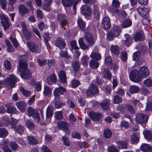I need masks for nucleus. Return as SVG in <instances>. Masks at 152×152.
<instances>
[{
	"mask_svg": "<svg viewBox=\"0 0 152 152\" xmlns=\"http://www.w3.org/2000/svg\"><path fill=\"white\" fill-rule=\"evenodd\" d=\"M19 71L21 76L24 79H28L31 76V73L27 68V65L24 60H21L19 61Z\"/></svg>",
	"mask_w": 152,
	"mask_h": 152,
	"instance_id": "obj_1",
	"label": "nucleus"
},
{
	"mask_svg": "<svg viewBox=\"0 0 152 152\" xmlns=\"http://www.w3.org/2000/svg\"><path fill=\"white\" fill-rule=\"evenodd\" d=\"M18 80V79L15 75H10L4 80L5 86L8 89H11L14 87L15 83Z\"/></svg>",
	"mask_w": 152,
	"mask_h": 152,
	"instance_id": "obj_2",
	"label": "nucleus"
},
{
	"mask_svg": "<svg viewBox=\"0 0 152 152\" xmlns=\"http://www.w3.org/2000/svg\"><path fill=\"white\" fill-rule=\"evenodd\" d=\"M129 77L131 80L135 83H138L141 80L138 71L136 70L132 71L129 74Z\"/></svg>",
	"mask_w": 152,
	"mask_h": 152,
	"instance_id": "obj_3",
	"label": "nucleus"
},
{
	"mask_svg": "<svg viewBox=\"0 0 152 152\" xmlns=\"http://www.w3.org/2000/svg\"><path fill=\"white\" fill-rule=\"evenodd\" d=\"M98 87L95 84L90 85L88 89L86 92V94L88 96H91L97 94L99 92Z\"/></svg>",
	"mask_w": 152,
	"mask_h": 152,
	"instance_id": "obj_4",
	"label": "nucleus"
},
{
	"mask_svg": "<svg viewBox=\"0 0 152 152\" xmlns=\"http://www.w3.org/2000/svg\"><path fill=\"white\" fill-rule=\"evenodd\" d=\"M148 116L142 113H138L136 118V121L139 124L146 123L148 120Z\"/></svg>",
	"mask_w": 152,
	"mask_h": 152,
	"instance_id": "obj_5",
	"label": "nucleus"
},
{
	"mask_svg": "<svg viewBox=\"0 0 152 152\" xmlns=\"http://www.w3.org/2000/svg\"><path fill=\"white\" fill-rule=\"evenodd\" d=\"M27 47L32 52L39 53L40 49L38 46L31 41H29L26 42Z\"/></svg>",
	"mask_w": 152,
	"mask_h": 152,
	"instance_id": "obj_6",
	"label": "nucleus"
},
{
	"mask_svg": "<svg viewBox=\"0 0 152 152\" xmlns=\"http://www.w3.org/2000/svg\"><path fill=\"white\" fill-rule=\"evenodd\" d=\"M138 71L141 79L142 78H146L149 75V70L145 66L141 67Z\"/></svg>",
	"mask_w": 152,
	"mask_h": 152,
	"instance_id": "obj_7",
	"label": "nucleus"
},
{
	"mask_svg": "<svg viewBox=\"0 0 152 152\" xmlns=\"http://www.w3.org/2000/svg\"><path fill=\"white\" fill-rule=\"evenodd\" d=\"M103 28L106 30L109 29L111 27L110 18L108 17H105L102 21Z\"/></svg>",
	"mask_w": 152,
	"mask_h": 152,
	"instance_id": "obj_8",
	"label": "nucleus"
},
{
	"mask_svg": "<svg viewBox=\"0 0 152 152\" xmlns=\"http://www.w3.org/2000/svg\"><path fill=\"white\" fill-rule=\"evenodd\" d=\"M1 23L4 27V30L7 29L10 27V24L9 22L8 19L7 17L3 14L0 15Z\"/></svg>",
	"mask_w": 152,
	"mask_h": 152,
	"instance_id": "obj_9",
	"label": "nucleus"
},
{
	"mask_svg": "<svg viewBox=\"0 0 152 152\" xmlns=\"http://www.w3.org/2000/svg\"><path fill=\"white\" fill-rule=\"evenodd\" d=\"M12 103H9L5 105V107L7 108L6 111L7 113L13 114H17L18 112L16 108L13 106L11 105Z\"/></svg>",
	"mask_w": 152,
	"mask_h": 152,
	"instance_id": "obj_10",
	"label": "nucleus"
},
{
	"mask_svg": "<svg viewBox=\"0 0 152 152\" xmlns=\"http://www.w3.org/2000/svg\"><path fill=\"white\" fill-rule=\"evenodd\" d=\"M137 10L139 14L142 17L147 15L149 11V9L148 8L141 6H139L137 8Z\"/></svg>",
	"mask_w": 152,
	"mask_h": 152,
	"instance_id": "obj_11",
	"label": "nucleus"
},
{
	"mask_svg": "<svg viewBox=\"0 0 152 152\" xmlns=\"http://www.w3.org/2000/svg\"><path fill=\"white\" fill-rule=\"evenodd\" d=\"M57 20L62 27H64L67 23V17L65 15L59 14L57 15Z\"/></svg>",
	"mask_w": 152,
	"mask_h": 152,
	"instance_id": "obj_12",
	"label": "nucleus"
},
{
	"mask_svg": "<svg viewBox=\"0 0 152 152\" xmlns=\"http://www.w3.org/2000/svg\"><path fill=\"white\" fill-rule=\"evenodd\" d=\"M55 44L56 46L60 49H62L65 48L66 43L64 40L60 37H58L56 39Z\"/></svg>",
	"mask_w": 152,
	"mask_h": 152,
	"instance_id": "obj_13",
	"label": "nucleus"
},
{
	"mask_svg": "<svg viewBox=\"0 0 152 152\" xmlns=\"http://www.w3.org/2000/svg\"><path fill=\"white\" fill-rule=\"evenodd\" d=\"M19 12L22 16L28 13L29 12V9L23 4H20L18 7Z\"/></svg>",
	"mask_w": 152,
	"mask_h": 152,
	"instance_id": "obj_14",
	"label": "nucleus"
},
{
	"mask_svg": "<svg viewBox=\"0 0 152 152\" xmlns=\"http://www.w3.org/2000/svg\"><path fill=\"white\" fill-rule=\"evenodd\" d=\"M103 77L110 80L112 77V74L109 69L108 68H104L102 72Z\"/></svg>",
	"mask_w": 152,
	"mask_h": 152,
	"instance_id": "obj_15",
	"label": "nucleus"
},
{
	"mask_svg": "<svg viewBox=\"0 0 152 152\" xmlns=\"http://www.w3.org/2000/svg\"><path fill=\"white\" fill-rule=\"evenodd\" d=\"M88 115L94 121H99L102 117L101 114L95 113L92 112H90Z\"/></svg>",
	"mask_w": 152,
	"mask_h": 152,
	"instance_id": "obj_16",
	"label": "nucleus"
},
{
	"mask_svg": "<svg viewBox=\"0 0 152 152\" xmlns=\"http://www.w3.org/2000/svg\"><path fill=\"white\" fill-rule=\"evenodd\" d=\"M57 126L58 128L64 131H66L68 129L69 125L68 124L64 121H61L58 122Z\"/></svg>",
	"mask_w": 152,
	"mask_h": 152,
	"instance_id": "obj_17",
	"label": "nucleus"
},
{
	"mask_svg": "<svg viewBox=\"0 0 152 152\" xmlns=\"http://www.w3.org/2000/svg\"><path fill=\"white\" fill-rule=\"evenodd\" d=\"M66 91V89L63 87L59 86V88H56L54 91V94L55 96H59L63 94L64 92Z\"/></svg>",
	"mask_w": 152,
	"mask_h": 152,
	"instance_id": "obj_18",
	"label": "nucleus"
},
{
	"mask_svg": "<svg viewBox=\"0 0 152 152\" xmlns=\"http://www.w3.org/2000/svg\"><path fill=\"white\" fill-rule=\"evenodd\" d=\"M18 109L21 112H24L26 109V103L23 101H19L16 102L15 104Z\"/></svg>",
	"mask_w": 152,
	"mask_h": 152,
	"instance_id": "obj_19",
	"label": "nucleus"
},
{
	"mask_svg": "<svg viewBox=\"0 0 152 152\" xmlns=\"http://www.w3.org/2000/svg\"><path fill=\"white\" fill-rule=\"evenodd\" d=\"M140 149L143 152H152V146L147 144H142L140 147Z\"/></svg>",
	"mask_w": 152,
	"mask_h": 152,
	"instance_id": "obj_20",
	"label": "nucleus"
},
{
	"mask_svg": "<svg viewBox=\"0 0 152 152\" xmlns=\"http://www.w3.org/2000/svg\"><path fill=\"white\" fill-rule=\"evenodd\" d=\"M56 75L52 74L48 77L47 78V83L49 85H52L54 83L57 81Z\"/></svg>",
	"mask_w": 152,
	"mask_h": 152,
	"instance_id": "obj_21",
	"label": "nucleus"
},
{
	"mask_svg": "<svg viewBox=\"0 0 152 152\" xmlns=\"http://www.w3.org/2000/svg\"><path fill=\"white\" fill-rule=\"evenodd\" d=\"M58 77L61 82L65 83L66 81L65 73L63 70L61 71L58 73Z\"/></svg>",
	"mask_w": 152,
	"mask_h": 152,
	"instance_id": "obj_22",
	"label": "nucleus"
},
{
	"mask_svg": "<svg viewBox=\"0 0 152 152\" xmlns=\"http://www.w3.org/2000/svg\"><path fill=\"white\" fill-rule=\"evenodd\" d=\"M38 111L37 110H34L31 107H29L27 109L28 115L29 116H35L38 113Z\"/></svg>",
	"mask_w": 152,
	"mask_h": 152,
	"instance_id": "obj_23",
	"label": "nucleus"
},
{
	"mask_svg": "<svg viewBox=\"0 0 152 152\" xmlns=\"http://www.w3.org/2000/svg\"><path fill=\"white\" fill-rule=\"evenodd\" d=\"M134 40L136 42L142 41L144 39V35L142 33H137L134 36Z\"/></svg>",
	"mask_w": 152,
	"mask_h": 152,
	"instance_id": "obj_24",
	"label": "nucleus"
},
{
	"mask_svg": "<svg viewBox=\"0 0 152 152\" xmlns=\"http://www.w3.org/2000/svg\"><path fill=\"white\" fill-rule=\"evenodd\" d=\"M110 50L112 54L116 55H118L119 54V47L117 45H112L110 48Z\"/></svg>",
	"mask_w": 152,
	"mask_h": 152,
	"instance_id": "obj_25",
	"label": "nucleus"
},
{
	"mask_svg": "<svg viewBox=\"0 0 152 152\" xmlns=\"http://www.w3.org/2000/svg\"><path fill=\"white\" fill-rule=\"evenodd\" d=\"M132 24L131 20L127 19L125 20L122 23L121 26L123 28H126L130 26Z\"/></svg>",
	"mask_w": 152,
	"mask_h": 152,
	"instance_id": "obj_26",
	"label": "nucleus"
},
{
	"mask_svg": "<svg viewBox=\"0 0 152 152\" xmlns=\"http://www.w3.org/2000/svg\"><path fill=\"white\" fill-rule=\"evenodd\" d=\"M84 37L88 43L92 45L94 44V40L92 36L89 33H86L84 36Z\"/></svg>",
	"mask_w": 152,
	"mask_h": 152,
	"instance_id": "obj_27",
	"label": "nucleus"
},
{
	"mask_svg": "<svg viewBox=\"0 0 152 152\" xmlns=\"http://www.w3.org/2000/svg\"><path fill=\"white\" fill-rule=\"evenodd\" d=\"M82 12L85 15L89 16L91 14V11L89 7L87 5L84 6L82 9Z\"/></svg>",
	"mask_w": 152,
	"mask_h": 152,
	"instance_id": "obj_28",
	"label": "nucleus"
},
{
	"mask_svg": "<svg viewBox=\"0 0 152 152\" xmlns=\"http://www.w3.org/2000/svg\"><path fill=\"white\" fill-rule=\"evenodd\" d=\"M110 101L108 99H105L103 100L100 103V105L103 109L104 110L107 108L110 105Z\"/></svg>",
	"mask_w": 152,
	"mask_h": 152,
	"instance_id": "obj_29",
	"label": "nucleus"
},
{
	"mask_svg": "<svg viewBox=\"0 0 152 152\" xmlns=\"http://www.w3.org/2000/svg\"><path fill=\"white\" fill-rule=\"evenodd\" d=\"M80 63L79 61H75L72 63V65L74 70L76 71H78L80 68Z\"/></svg>",
	"mask_w": 152,
	"mask_h": 152,
	"instance_id": "obj_30",
	"label": "nucleus"
},
{
	"mask_svg": "<svg viewBox=\"0 0 152 152\" xmlns=\"http://www.w3.org/2000/svg\"><path fill=\"white\" fill-rule=\"evenodd\" d=\"M27 140L28 143L30 145H37L38 143V142L37 140L32 136H28Z\"/></svg>",
	"mask_w": 152,
	"mask_h": 152,
	"instance_id": "obj_31",
	"label": "nucleus"
},
{
	"mask_svg": "<svg viewBox=\"0 0 152 152\" xmlns=\"http://www.w3.org/2000/svg\"><path fill=\"white\" fill-rule=\"evenodd\" d=\"M89 65L90 68L94 69H96L98 67L99 64L98 62L92 60L89 61Z\"/></svg>",
	"mask_w": 152,
	"mask_h": 152,
	"instance_id": "obj_32",
	"label": "nucleus"
},
{
	"mask_svg": "<svg viewBox=\"0 0 152 152\" xmlns=\"http://www.w3.org/2000/svg\"><path fill=\"white\" fill-rule=\"evenodd\" d=\"M14 129L15 130L16 132L20 134H23L24 132V127L20 124H19L18 126H17Z\"/></svg>",
	"mask_w": 152,
	"mask_h": 152,
	"instance_id": "obj_33",
	"label": "nucleus"
},
{
	"mask_svg": "<svg viewBox=\"0 0 152 152\" xmlns=\"http://www.w3.org/2000/svg\"><path fill=\"white\" fill-rule=\"evenodd\" d=\"M78 43L81 49L86 50L88 48V47L84 42L83 38H81L80 39L78 40Z\"/></svg>",
	"mask_w": 152,
	"mask_h": 152,
	"instance_id": "obj_34",
	"label": "nucleus"
},
{
	"mask_svg": "<svg viewBox=\"0 0 152 152\" xmlns=\"http://www.w3.org/2000/svg\"><path fill=\"white\" fill-rule=\"evenodd\" d=\"M124 36L126 38L125 40V43L126 46H129L132 43V38L129 36L128 34H126Z\"/></svg>",
	"mask_w": 152,
	"mask_h": 152,
	"instance_id": "obj_35",
	"label": "nucleus"
},
{
	"mask_svg": "<svg viewBox=\"0 0 152 152\" xmlns=\"http://www.w3.org/2000/svg\"><path fill=\"white\" fill-rule=\"evenodd\" d=\"M140 90V88L138 87L135 85L131 86L129 88V91L131 94L138 93Z\"/></svg>",
	"mask_w": 152,
	"mask_h": 152,
	"instance_id": "obj_36",
	"label": "nucleus"
},
{
	"mask_svg": "<svg viewBox=\"0 0 152 152\" xmlns=\"http://www.w3.org/2000/svg\"><path fill=\"white\" fill-rule=\"evenodd\" d=\"M90 57L92 59L98 60H100L101 58V55L99 53L95 52H93L90 55Z\"/></svg>",
	"mask_w": 152,
	"mask_h": 152,
	"instance_id": "obj_37",
	"label": "nucleus"
},
{
	"mask_svg": "<svg viewBox=\"0 0 152 152\" xmlns=\"http://www.w3.org/2000/svg\"><path fill=\"white\" fill-rule=\"evenodd\" d=\"M112 29L113 33L115 36L119 35L121 32L120 28L117 26L113 27Z\"/></svg>",
	"mask_w": 152,
	"mask_h": 152,
	"instance_id": "obj_38",
	"label": "nucleus"
},
{
	"mask_svg": "<svg viewBox=\"0 0 152 152\" xmlns=\"http://www.w3.org/2000/svg\"><path fill=\"white\" fill-rule=\"evenodd\" d=\"M51 93L52 90L49 87L47 86H44L43 91L44 96H49L51 95Z\"/></svg>",
	"mask_w": 152,
	"mask_h": 152,
	"instance_id": "obj_39",
	"label": "nucleus"
},
{
	"mask_svg": "<svg viewBox=\"0 0 152 152\" xmlns=\"http://www.w3.org/2000/svg\"><path fill=\"white\" fill-rule=\"evenodd\" d=\"M145 138L149 140H152V134L151 132L148 130H145L143 132Z\"/></svg>",
	"mask_w": 152,
	"mask_h": 152,
	"instance_id": "obj_40",
	"label": "nucleus"
},
{
	"mask_svg": "<svg viewBox=\"0 0 152 152\" xmlns=\"http://www.w3.org/2000/svg\"><path fill=\"white\" fill-rule=\"evenodd\" d=\"M8 133L7 131L5 129L0 128V137L5 138L8 135Z\"/></svg>",
	"mask_w": 152,
	"mask_h": 152,
	"instance_id": "obj_41",
	"label": "nucleus"
},
{
	"mask_svg": "<svg viewBox=\"0 0 152 152\" xmlns=\"http://www.w3.org/2000/svg\"><path fill=\"white\" fill-rule=\"evenodd\" d=\"M53 115V107L50 106L48 107L47 109L46 117L47 118H50Z\"/></svg>",
	"mask_w": 152,
	"mask_h": 152,
	"instance_id": "obj_42",
	"label": "nucleus"
},
{
	"mask_svg": "<svg viewBox=\"0 0 152 152\" xmlns=\"http://www.w3.org/2000/svg\"><path fill=\"white\" fill-rule=\"evenodd\" d=\"M77 23L80 29L82 31L84 30L86 26L85 22L82 19H79L77 20Z\"/></svg>",
	"mask_w": 152,
	"mask_h": 152,
	"instance_id": "obj_43",
	"label": "nucleus"
},
{
	"mask_svg": "<svg viewBox=\"0 0 152 152\" xmlns=\"http://www.w3.org/2000/svg\"><path fill=\"white\" fill-rule=\"evenodd\" d=\"M118 147L121 149L127 148V144L125 142L118 141L117 142Z\"/></svg>",
	"mask_w": 152,
	"mask_h": 152,
	"instance_id": "obj_44",
	"label": "nucleus"
},
{
	"mask_svg": "<svg viewBox=\"0 0 152 152\" xmlns=\"http://www.w3.org/2000/svg\"><path fill=\"white\" fill-rule=\"evenodd\" d=\"M89 59V58L87 56L85 55L83 56L81 58L80 60L82 64L83 65H87Z\"/></svg>",
	"mask_w": 152,
	"mask_h": 152,
	"instance_id": "obj_45",
	"label": "nucleus"
},
{
	"mask_svg": "<svg viewBox=\"0 0 152 152\" xmlns=\"http://www.w3.org/2000/svg\"><path fill=\"white\" fill-rule=\"evenodd\" d=\"M73 2V0H62V2L63 5L66 7H69L71 6Z\"/></svg>",
	"mask_w": 152,
	"mask_h": 152,
	"instance_id": "obj_46",
	"label": "nucleus"
},
{
	"mask_svg": "<svg viewBox=\"0 0 152 152\" xmlns=\"http://www.w3.org/2000/svg\"><path fill=\"white\" fill-rule=\"evenodd\" d=\"M131 140L132 143L136 144L139 141V138L137 135L136 134H133L131 137Z\"/></svg>",
	"mask_w": 152,
	"mask_h": 152,
	"instance_id": "obj_47",
	"label": "nucleus"
},
{
	"mask_svg": "<svg viewBox=\"0 0 152 152\" xmlns=\"http://www.w3.org/2000/svg\"><path fill=\"white\" fill-rule=\"evenodd\" d=\"M126 105L122 104L119 105L116 107V110L121 113L124 112L126 108Z\"/></svg>",
	"mask_w": 152,
	"mask_h": 152,
	"instance_id": "obj_48",
	"label": "nucleus"
},
{
	"mask_svg": "<svg viewBox=\"0 0 152 152\" xmlns=\"http://www.w3.org/2000/svg\"><path fill=\"white\" fill-rule=\"evenodd\" d=\"M26 127L30 130L34 129L35 127L34 124L31 121L27 120L26 122Z\"/></svg>",
	"mask_w": 152,
	"mask_h": 152,
	"instance_id": "obj_49",
	"label": "nucleus"
},
{
	"mask_svg": "<svg viewBox=\"0 0 152 152\" xmlns=\"http://www.w3.org/2000/svg\"><path fill=\"white\" fill-rule=\"evenodd\" d=\"M112 135L111 131L108 129H105L104 132V136L106 138H110Z\"/></svg>",
	"mask_w": 152,
	"mask_h": 152,
	"instance_id": "obj_50",
	"label": "nucleus"
},
{
	"mask_svg": "<svg viewBox=\"0 0 152 152\" xmlns=\"http://www.w3.org/2000/svg\"><path fill=\"white\" fill-rule=\"evenodd\" d=\"M25 39L27 40H29L31 39V33L28 30H27L23 31Z\"/></svg>",
	"mask_w": 152,
	"mask_h": 152,
	"instance_id": "obj_51",
	"label": "nucleus"
},
{
	"mask_svg": "<svg viewBox=\"0 0 152 152\" xmlns=\"http://www.w3.org/2000/svg\"><path fill=\"white\" fill-rule=\"evenodd\" d=\"M20 90L23 95L25 96H29L31 94V92L29 91L26 90L23 87H21L20 88Z\"/></svg>",
	"mask_w": 152,
	"mask_h": 152,
	"instance_id": "obj_52",
	"label": "nucleus"
},
{
	"mask_svg": "<svg viewBox=\"0 0 152 152\" xmlns=\"http://www.w3.org/2000/svg\"><path fill=\"white\" fill-rule=\"evenodd\" d=\"M143 83L145 86L148 87H151L152 86V80L151 79L148 78L144 81Z\"/></svg>",
	"mask_w": 152,
	"mask_h": 152,
	"instance_id": "obj_53",
	"label": "nucleus"
},
{
	"mask_svg": "<svg viewBox=\"0 0 152 152\" xmlns=\"http://www.w3.org/2000/svg\"><path fill=\"white\" fill-rule=\"evenodd\" d=\"M10 145L12 149L14 151H16L19 147L18 144L14 141L11 142Z\"/></svg>",
	"mask_w": 152,
	"mask_h": 152,
	"instance_id": "obj_54",
	"label": "nucleus"
},
{
	"mask_svg": "<svg viewBox=\"0 0 152 152\" xmlns=\"http://www.w3.org/2000/svg\"><path fill=\"white\" fill-rule=\"evenodd\" d=\"M4 66L7 69L10 70L11 69V63L10 61L7 60H4Z\"/></svg>",
	"mask_w": 152,
	"mask_h": 152,
	"instance_id": "obj_55",
	"label": "nucleus"
},
{
	"mask_svg": "<svg viewBox=\"0 0 152 152\" xmlns=\"http://www.w3.org/2000/svg\"><path fill=\"white\" fill-rule=\"evenodd\" d=\"M100 12H93V17L95 20H99L100 17Z\"/></svg>",
	"mask_w": 152,
	"mask_h": 152,
	"instance_id": "obj_56",
	"label": "nucleus"
},
{
	"mask_svg": "<svg viewBox=\"0 0 152 152\" xmlns=\"http://www.w3.org/2000/svg\"><path fill=\"white\" fill-rule=\"evenodd\" d=\"M5 41L8 47L7 51L9 52H12L13 51L12 47L10 41L7 39H5Z\"/></svg>",
	"mask_w": 152,
	"mask_h": 152,
	"instance_id": "obj_57",
	"label": "nucleus"
},
{
	"mask_svg": "<svg viewBox=\"0 0 152 152\" xmlns=\"http://www.w3.org/2000/svg\"><path fill=\"white\" fill-rule=\"evenodd\" d=\"M54 117L57 120L62 118L63 115L62 112L61 111L56 112L54 113Z\"/></svg>",
	"mask_w": 152,
	"mask_h": 152,
	"instance_id": "obj_58",
	"label": "nucleus"
},
{
	"mask_svg": "<svg viewBox=\"0 0 152 152\" xmlns=\"http://www.w3.org/2000/svg\"><path fill=\"white\" fill-rule=\"evenodd\" d=\"M126 108L131 114H134L135 113V110L132 105L129 104L126 105Z\"/></svg>",
	"mask_w": 152,
	"mask_h": 152,
	"instance_id": "obj_59",
	"label": "nucleus"
},
{
	"mask_svg": "<svg viewBox=\"0 0 152 152\" xmlns=\"http://www.w3.org/2000/svg\"><path fill=\"white\" fill-rule=\"evenodd\" d=\"M140 56V53L139 51L134 53L133 55V60L134 61H137Z\"/></svg>",
	"mask_w": 152,
	"mask_h": 152,
	"instance_id": "obj_60",
	"label": "nucleus"
},
{
	"mask_svg": "<svg viewBox=\"0 0 152 152\" xmlns=\"http://www.w3.org/2000/svg\"><path fill=\"white\" fill-rule=\"evenodd\" d=\"M18 121L13 118H11V127L12 129H14L17 126L16 124L18 123Z\"/></svg>",
	"mask_w": 152,
	"mask_h": 152,
	"instance_id": "obj_61",
	"label": "nucleus"
},
{
	"mask_svg": "<svg viewBox=\"0 0 152 152\" xmlns=\"http://www.w3.org/2000/svg\"><path fill=\"white\" fill-rule=\"evenodd\" d=\"M113 101L115 103L119 104L122 102V99L120 96L116 95L114 96Z\"/></svg>",
	"mask_w": 152,
	"mask_h": 152,
	"instance_id": "obj_62",
	"label": "nucleus"
},
{
	"mask_svg": "<svg viewBox=\"0 0 152 152\" xmlns=\"http://www.w3.org/2000/svg\"><path fill=\"white\" fill-rule=\"evenodd\" d=\"M71 84L72 87L75 88L80 85V82L77 80L74 79L72 81Z\"/></svg>",
	"mask_w": 152,
	"mask_h": 152,
	"instance_id": "obj_63",
	"label": "nucleus"
},
{
	"mask_svg": "<svg viewBox=\"0 0 152 152\" xmlns=\"http://www.w3.org/2000/svg\"><path fill=\"white\" fill-rule=\"evenodd\" d=\"M107 150L108 152H118L117 149L114 146L108 147Z\"/></svg>",
	"mask_w": 152,
	"mask_h": 152,
	"instance_id": "obj_64",
	"label": "nucleus"
}]
</instances>
